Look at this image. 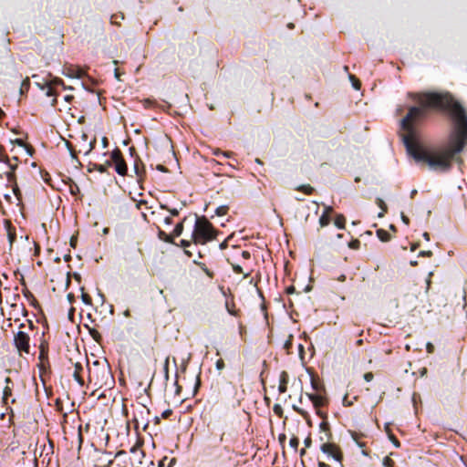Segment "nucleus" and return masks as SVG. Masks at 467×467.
Wrapping results in <instances>:
<instances>
[{
    "mask_svg": "<svg viewBox=\"0 0 467 467\" xmlns=\"http://www.w3.org/2000/svg\"><path fill=\"white\" fill-rule=\"evenodd\" d=\"M88 382L94 387L101 389L112 381L110 368L108 362L96 360L88 368Z\"/></svg>",
    "mask_w": 467,
    "mask_h": 467,
    "instance_id": "2",
    "label": "nucleus"
},
{
    "mask_svg": "<svg viewBox=\"0 0 467 467\" xmlns=\"http://www.w3.org/2000/svg\"><path fill=\"white\" fill-rule=\"evenodd\" d=\"M130 453H132L138 462L141 463V459L144 457V451L141 449V444L137 443L130 449Z\"/></svg>",
    "mask_w": 467,
    "mask_h": 467,
    "instance_id": "13",
    "label": "nucleus"
},
{
    "mask_svg": "<svg viewBox=\"0 0 467 467\" xmlns=\"http://www.w3.org/2000/svg\"><path fill=\"white\" fill-rule=\"evenodd\" d=\"M289 446L294 450L295 452H296L299 446V439L296 436H293L289 441Z\"/></svg>",
    "mask_w": 467,
    "mask_h": 467,
    "instance_id": "22",
    "label": "nucleus"
},
{
    "mask_svg": "<svg viewBox=\"0 0 467 467\" xmlns=\"http://www.w3.org/2000/svg\"><path fill=\"white\" fill-rule=\"evenodd\" d=\"M213 155H215L217 157L230 158L232 155V152L223 151L220 149H216L213 150Z\"/></svg>",
    "mask_w": 467,
    "mask_h": 467,
    "instance_id": "25",
    "label": "nucleus"
},
{
    "mask_svg": "<svg viewBox=\"0 0 467 467\" xmlns=\"http://www.w3.org/2000/svg\"><path fill=\"white\" fill-rule=\"evenodd\" d=\"M318 467H329L327 463L324 462H318Z\"/></svg>",
    "mask_w": 467,
    "mask_h": 467,
    "instance_id": "62",
    "label": "nucleus"
},
{
    "mask_svg": "<svg viewBox=\"0 0 467 467\" xmlns=\"http://www.w3.org/2000/svg\"><path fill=\"white\" fill-rule=\"evenodd\" d=\"M216 236V231L213 224L205 218H198L195 222L194 230L192 235L195 244H205Z\"/></svg>",
    "mask_w": 467,
    "mask_h": 467,
    "instance_id": "3",
    "label": "nucleus"
},
{
    "mask_svg": "<svg viewBox=\"0 0 467 467\" xmlns=\"http://www.w3.org/2000/svg\"><path fill=\"white\" fill-rule=\"evenodd\" d=\"M373 379H374V375L372 372H367L364 374V379L367 382H370L371 380H373Z\"/></svg>",
    "mask_w": 467,
    "mask_h": 467,
    "instance_id": "46",
    "label": "nucleus"
},
{
    "mask_svg": "<svg viewBox=\"0 0 467 467\" xmlns=\"http://www.w3.org/2000/svg\"><path fill=\"white\" fill-rule=\"evenodd\" d=\"M7 165L9 168V171H5V176L7 182H15V180L16 178V170L18 167L19 160L17 157H14L13 160L9 159V161H3Z\"/></svg>",
    "mask_w": 467,
    "mask_h": 467,
    "instance_id": "9",
    "label": "nucleus"
},
{
    "mask_svg": "<svg viewBox=\"0 0 467 467\" xmlns=\"http://www.w3.org/2000/svg\"><path fill=\"white\" fill-rule=\"evenodd\" d=\"M182 231H183V223L182 222L175 225V227L171 233V235L173 236V238L178 237L182 234Z\"/></svg>",
    "mask_w": 467,
    "mask_h": 467,
    "instance_id": "20",
    "label": "nucleus"
},
{
    "mask_svg": "<svg viewBox=\"0 0 467 467\" xmlns=\"http://www.w3.org/2000/svg\"><path fill=\"white\" fill-rule=\"evenodd\" d=\"M229 208L226 205L220 206L216 209V214L219 216L225 215L228 212Z\"/></svg>",
    "mask_w": 467,
    "mask_h": 467,
    "instance_id": "32",
    "label": "nucleus"
},
{
    "mask_svg": "<svg viewBox=\"0 0 467 467\" xmlns=\"http://www.w3.org/2000/svg\"><path fill=\"white\" fill-rule=\"evenodd\" d=\"M410 96L419 106L410 107L400 120V128L406 131L402 140L408 153L433 171H450L455 154L463 150L467 140L465 109L449 93Z\"/></svg>",
    "mask_w": 467,
    "mask_h": 467,
    "instance_id": "1",
    "label": "nucleus"
},
{
    "mask_svg": "<svg viewBox=\"0 0 467 467\" xmlns=\"http://www.w3.org/2000/svg\"><path fill=\"white\" fill-rule=\"evenodd\" d=\"M67 147H68V149H69V151H70L71 156H72L73 158H77V154H78V152H77V150L73 148V146L71 145V143H70V142H68V141H67Z\"/></svg>",
    "mask_w": 467,
    "mask_h": 467,
    "instance_id": "43",
    "label": "nucleus"
},
{
    "mask_svg": "<svg viewBox=\"0 0 467 467\" xmlns=\"http://www.w3.org/2000/svg\"><path fill=\"white\" fill-rule=\"evenodd\" d=\"M296 191L302 192L305 194L311 195L314 192V188L309 184H303L296 187Z\"/></svg>",
    "mask_w": 467,
    "mask_h": 467,
    "instance_id": "16",
    "label": "nucleus"
},
{
    "mask_svg": "<svg viewBox=\"0 0 467 467\" xmlns=\"http://www.w3.org/2000/svg\"><path fill=\"white\" fill-rule=\"evenodd\" d=\"M29 87H30V80L28 78H26V79L23 80V82L21 84V88H20L21 93H23L25 90H28Z\"/></svg>",
    "mask_w": 467,
    "mask_h": 467,
    "instance_id": "34",
    "label": "nucleus"
},
{
    "mask_svg": "<svg viewBox=\"0 0 467 467\" xmlns=\"http://www.w3.org/2000/svg\"><path fill=\"white\" fill-rule=\"evenodd\" d=\"M13 344L19 356L30 354V337L26 331L19 330L15 333Z\"/></svg>",
    "mask_w": 467,
    "mask_h": 467,
    "instance_id": "4",
    "label": "nucleus"
},
{
    "mask_svg": "<svg viewBox=\"0 0 467 467\" xmlns=\"http://www.w3.org/2000/svg\"><path fill=\"white\" fill-rule=\"evenodd\" d=\"M242 254H243V256H244V258H249V257H250V254H249V252L244 251Z\"/></svg>",
    "mask_w": 467,
    "mask_h": 467,
    "instance_id": "63",
    "label": "nucleus"
},
{
    "mask_svg": "<svg viewBox=\"0 0 467 467\" xmlns=\"http://www.w3.org/2000/svg\"><path fill=\"white\" fill-rule=\"evenodd\" d=\"M143 105L146 109L148 108H153L157 106V102L155 100L147 99L143 100Z\"/></svg>",
    "mask_w": 467,
    "mask_h": 467,
    "instance_id": "35",
    "label": "nucleus"
},
{
    "mask_svg": "<svg viewBox=\"0 0 467 467\" xmlns=\"http://www.w3.org/2000/svg\"><path fill=\"white\" fill-rule=\"evenodd\" d=\"M84 372V368L83 366L79 363V362H77L75 364V367H74V373H73V377L74 379H76V381L80 385V386H84L85 384V380H84V378L82 376V373Z\"/></svg>",
    "mask_w": 467,
    "mask_h": 467,
    "instance_id": "11",
    "label": "nucleus"
},
{
    "mask_svg": "<svg viewBox=\"0 0 467 467\" xmlns=\"http://www.w3.org/2000/svg\"><path fill=\"white\" fill-rule=\"evenodd\" d=\"M89 333L93 339H95L97 342H99V340L101 339V335L98 330L92 329L89 331Z\"/></svg>",
    "mask_w": 467,
    "mask_h": 467,
    "instance_id": "38",
    "label": "nucleus"
},
{
    "mask_svg": "<svg viewBox=\"0 0 467 467\" xmlns=\"http://www.w3.org/2000/svg\"><path fill=\"white\" fill-rule=\"evenodd\" d=\"M164 223H165L166 224H171V223H172V219H171V217H166V218L164 219Z\"/></svg>",
    "mask_w": 467,
    "mask_h": 467,
    "instance_id": "60",
    "label": "nucleus"
},
{
    "mask_svg": "<svg viewBox=\"0 0 467 467\" xmlns=\"http://www.w3.org/2000/svg\"><path fill=\"white\" fill-rule=\"evenodd\" d=\"M73 96L71 95H67L65 96V100L67 101V102H70L72 99H73Z\"/></svg>",
    "mask_w": 467,
    "mask_h": 467,
    "instance_id": "61",
    "label": "nucleus"
},
{
    "mask_svg": "<svg viewBox=\"0 0 467 467\" xmlns=\"http://www.w3.org/2000/svg\"><path fill=\"white\" fill-rule=\"evenodd\" d=\"M80 140L78 141V153L83 152L85 155L88 154L92 151L96 145V138L92 140H88V136L86 133H82L80 136Z\"/></svg>",
    "mask_w": 467,
    "mask_h": 467,
    "instance_id": "8",
    "label": "nucleus"
},
{
    "mask_svg": "<svg viewBox=\"0 0 467 467\" xmlns=\"http://www.w3.org/2000/svg\"><path fill=\"white\" fill-rule=\"evenodd\" d=\"M330 223V216L328 214H322L319 218V223L322 227L328 225Z\"/></svg>",
    "mask_w": 467,
    "mask_h": 467,
    "instance_id": "27",
    "label": "nucleus"
},
{
    "mask_svg": "<svg viewBox=\"0 0 467 467\" xmlns=\"http://www.w3.org/2000/svg\"><path fill=\"white\" fill-rule=\"evenodd\" d=\"M382 464L384 467H394L395 462L389 456L384 457Z\"/></svg>",
    "mask_w": 467,
    "mask_h": 467,
    "instance_id": "30",
    "label": "nucleus"
},
{
    "mask_svg": "<svg viewBox=\"0 0 467 467\" xmlns=\"http://www.w3.org/2000/svg\"><path fill=\"white\" fill-rule=\"evenodd\" d=\"M234 271L237 274L243 273V268L240 265H233Z\"/></svg>",
    "mask_w": 467,
    "mask_h": 467,
    "instance_id": "53",
    "label": "nucleus"
},
{
    "mask_svg": "<svg viewBox=\"0 0 467 467\" xmlns=\"http://www.w3.org/2000/svg\"><path fill=\"white\" fill-rule=\"evenodd\" d=\"M159 237L160 239L163 240L166 243H172L173 242V236L171 234H167L165 232L160 230L159 231Z\"/></svg>",
    "mask_w": 467,
    "mask_h": 467,
    "instance_id": "21",
    "label": "nucleus"
},
{
    "mask_svg": "<svg viewBox=\"0 0 467 467\" xmlns=\"http://www.w3.org/2000/svg\"><path fill=\"white\" fill-rule=\"evenodd\" d=\"M327 431H331L328 422L326 420H323L319 424V432L326 433Z\"/></svg>",
    "mask_w": 467,
    "mask_h": 467,
    "instance_id": "23",
    "label": "nucleus"
},
{
    "mask_svg": "<svg viewBox=\"0 0 467 467\" xmlns=\"http://www.w3.org/2000/svg\"><path fill=\"white\" fill-rule=\"evenodd\" d=\"M335 225L338 229H344L346 224V218L343 214H337L334 221Z\"/></svg>",
    "mask_w": 467,
    "mask_h": 467,
    "instance_id": "15",
    "label": "nucleus"
},
{
    "mask_svg": "<svg viewBox=\"0 0 467 467\" xmlns=\"http://www.w3.org/2000/svg\"><path fill=\"white\" fill-rule=\"evenodd\" d=\"M117 18H119V16L118 15H113L111 16V23L112 24H119L118 21H117Z\"/></svg>",
    "mask_w": 467,
    "mask_h": 467,
    "instance_id": "56",
    "label": "nucleus"
},
{
    "mask_svg": "<svg viewBox=\"0 0 467 467\" xmlns=\"http://www.w3.org/2000/svg\"><path fill=\"white\" fill-rule=\"evenodd\" d=\"M67 70H68L67 76H69L71 78H81V76L83 74V71L80 68L69 67V68H67Z\"/></svg>",
    "mask_w": 467,
    "mask_h": 467,
    "instance_id": "19",
    "label": "nucleus"
},
{
    "mask_svg": "<svg viewBox=\"0 0 467 467\" xmlns=\"http://www.w3.org/2000/svg\"><path fill=\"white\" fill-rule=\"evenodd\" d=\"M4 224L7 234L8 241L12 245L16 238V227L12 224V223L9 220H5Z\"/></svg>",
    "mask_w": 467,
    "mask_h": 467,
    "instance_id": "10",
    "label": "nucleus"
},
{
    "mask_svg": "<svg viewBox=\"0 0 467 467\" xmlns=\"http://www.w3.org/2000/svg\"><path fill=\"white\" fill-rule=\"evenodd\" d=\"M320 450L328 457H332L335 461L339 462L342 461V452L340 448L336 443L331 441L328 443L320 444Z\"/></svg>",
    "mask_w": 467,
    "mask_h": 467,
    "instance_id": "7",
    "label": "nucleus"
},
{
    "mask_svg": "<svg viewBox=\"0 0 467 467\" xmlns=\"http://www.w3.org/2000/svg\"><path fill=\"white\" fill-rule=\"evenodd\" d=\"M46 95L47 97H54V96H56V92H55L54 88L51 86H48L47 88Z\"/></svg>",
    "mask_w": 467,
    "mask_h": 467,
    "instance_id": "44",
    "label": "nucleus"
},
{
    "mask_svg": "<svg viewBox=\"0 0 467 467\" xmlns=\"http://www.w3.org/2000/svg\"><path fill=\"white\" fill-rule=\"evenodd\" d=\"M305 398L312 403L313 407L317 410V413L318 415H320L322 418H324V416L320 412V408H322L323 406L326 405V403H327L326 398L319 392L318 393H307L306 392V393H305ZM303 400H304V395L302 394L299 399L300 405H303Z\"/></svg>",
    "mask_w": 467,
    "mask_h": 467,
    "instance_id": "6",
    "label": "nucleus"
},
{
    "mask_svg": "<svg viewBox=\"0 0 467 467\" xmlns=\"http://www.w3.org/2000/svg\"><path fill=\"white\" fill-rule=\"evenodd\" d=\"M157 168H158V170H160L161 171H167V169L164 166H162V165H159Z\"/></svg>",
    "mask_w": 467,
    "mask_h": 467,
    "instance_id": "64",
    "label": "nucleus"
},
{
    "mask_svg": "<svg viewBox=\"0 0 467 467\" xmlns=\"http://www.w3.org/2000/svg\"><path fill=\"white\" fill-rule=\"evenodd\" d=\"M161 208L163 210H168L173 216H177L179 214V212L177 209H169L168 206L165 204H161Z\"/></svg>",
    "mask_w": 467,
    "mask_h": 467,
    "instance_id": "40",
    "label": "nucleus"
},
{
    "mask_svg": "<svg viewBox=\"0 0 467 467\" xmlns=\"http://www.w3.org/2000/svg\"><path fill=\"white\" fill-rule=\"evenodd\" d=\"M377 203L379 206V208L382 210V212L379 213V217H382V216H384V213L387 212V205L385 204L383 200H381L380 198L377 199Z\"/></svg>",
    "mask_w": 467,
    "mask_h": 467,
    "instance_id": "26",
    "label": "nucleus"
},
{
    "mask_svg": "<svg viewBox=\"0 0 467 467\" xmlns=\"http://www.w3.org/2000/svg\"><path fill=\"white\" fill-rule=\"evenodd\" d=\"M311 386H312V389L314 390H316L317 393H318V391H319V385H318V383L316 381V379L314 378L311 379Z\"/></svg>",
    "mask_w": 467,
    "mask_h": 467,
    "instance_id": "45",
    "label": "nucleus"
},
{
    "mask_svg": "<svg viewBox=\"0 0 467 467\" xmlns=\"http://www.w3.org/2000/svg\"><path fill=\"white\" fill-rule=\"evenodd\" d=\"M401 219L405 224L408 225L410 223V219L403 213H401Z\"/></svg>",
    "mask_w": 467,
    "mask_h": 467,
    "instance_id": "54",
    "label": "nucleus"
},
{
    "mask_svg": "<svg viewBox=\"0 0 467 467\" xmlns=\"http://www.w3.org/2000/svg\"><path fill=\"white\" fill-rule=\"evenodd\" d=\"M216 368L218 369H223L224 368V362L222 358L218 359L216 362Z\"/></svg>",
    "mask_w": 467,
    "mask_h": 467,
    "instance_id": "49",
    "label": "nucleus"
},
{
    "mask_svg": "<svg viewBox=\"0 0 467 467\" xmlns=\"http://www.w3.org/2000/svg\"><path fill=\"white\" fill-rule=\"evenodd\" d=\"M304 444H305V447H306V448H309V447L311 446V444H312V440H311V437H310V436H308V437H306V438L305 439V441H304Z\"/></svg>",
    "mask_w": 467,
    "mask_h": 467,
    "instance_id": "50",
    "label": "nucleus"
},
{
    "mask_svg": "<svg viewBox=\"0 0 467 467\" xmlns=\"http://www.w3.org/2000/svg\"><path fill=\"white\" fill-rule=\"evenodd\" d=\"M171 414H172V410H164L162 412L161 417L163 419H168Z\"/></svg>",
    "mask_w": 467,
    "mask_h": 467,
    "instance_id": "48",
    "label": "nucleus"
},
{
    "mask_svg": "<svg viewBox=\"0 0 467 467\" xmlns=\"http://www.w3.org/2000/svg\"><path fill=\"white\" fill-rule=\"evenodd\" d=\"M294 410L303 417H306L307 412L302 407L294 406Z\"/></svg>",
    "mask_w": 467,
    "mask_h": 467,
    "instance_id": "42",
    "label": "nucleus"
},
{
    "mask_svg": "<svg viewBox=\"0 0 467 467\" xmlns=\"http://www.w3.org/2000/svg\"><path fill=\"white\" fill-rule=\"evenodd\" d=\"M426 349L428 353H433L434 346L431 343H428L426 346Z\"/></svg>",
    "mask_w": 467,
    "mask_h": 467,
    "instance_id": "51",
    "label": "nucleus"
},
{
    "mask_svg": "<svg viewBox=\"0 0 467 467\" xmlns=\"http://www.w3.org/2000/svg\"><path fill=\"white\" fill-rule=\"evenodd\" d=\"M102 144H103V146H104L105 148H106V147H108V145H109V140H108V139H107L106 137H103V138H102Z\"/></svg>",
    "mask_w": 467,
    "mask_h": 467,
    "instance_id": "59",
    "label": "nucleus"
},
{
    "mask_svg": "<svg viewBox=\"0 0 467 467\" xmlns=\"http://www.w3.org/2000/svg\"><path fill=\"white\" fill-rule=\"evenodd\" d=\"M48 356V342L44 338L39 344V359L44 361Z\"/></svg>",
    "mask_w": 467,
    "mask_h": 467,
    "instance_id": "12",
    "label": "nucleus"
},
{
    "mask_svg": "<svg viewBox=\"0 0 467 467\" xmlns=\"http://www.w3.org/2000/svg\"><path fill=\"white\" fill-rule=\"evenodd\" d=\"M202 265V269L206 273V275L209 276V277H213V273L212 271H210L206 266L205 265Z\"/></svg>",
    "mask_w": 467,
    "mask_h": 467,
    "instance_id": "47",
    "label": "nucleus"
},
{
    "mask_svg": "<svg viewBox=\"0 0 467 467\" xmlns=\"http://www.w3.org/2000/svg\"><path fill=\"white\" fill-rule=\"evenodd\" d=\"M0 161H9L8 156L5 153L4 147L0 145Z\"/></svg>",
    "mask_w": 467,
    "mask_h": 467,
    "instance_id": "39",
    "label": "nucleus"
},
{
    "mask_svg": "<svg viewBox=\"0 0 467 467\" xmlns=\"http://www.w3.org/2000/svg\"><path fill=\"white\" fill-rule=\"evenodd\" d=\"M169 361H170V358L167 357L165 358L164 365H163L164 378L166 380L169 379Z\"/></svg>",
    "mask_w": 467,
    "mask_h": 467,
    "instance_id": "31",
    "label": "nucleus"
},
{
    "mask_svg": "<svg viewBox=\"0 0 467 467\" xmlns=\"http://www.w3.org/2000/svg\"><path fill=\"white\" fill-rule=\"evenodd\" d=\"M134 171H135V173L137 174V176L140 178V180L141 179L142 177V174L144 172L143 171V168H140V163L138 161L135 162V165H134Z\"/></svg>",
    "mask_w": 467,
    "mask_h": 467,
    "instance_id": "33",
    "label": "nucleus"
},
{
    "mask_svg": "<svg viewBox=\"0 0 467 467\" xmlns=\"http://www.w3.org/2000/svg\"><path fill=\"white\" fill-rule=\"evenodd\" d=\"M377 236L382 242H388L390 240V234L386 230L383 229H379L377 231Z\"/></svg>",
    "mask_w": 467,
    "mask_h": 467,
    "instance_id": "17",
    "label": "nucleus"
},
{
    "mask_svg": "<svg viewBox=\"0 0 467 467\" xmlns=\"http://www.w3.org/2000/svg\"><path fill=\"white\" fill-rule=\"evenodd\" d=\"M111 159L116 172L120 176L127 175L128 166L123 158L122 152L119 148L111 151Z\"/></svg>",
    "mask_w": 467,
    "mask_h": 467,
    "instance_id": "5",
    "label": "nucleus"
},
{
    "mask_svg": "<svg viewBox=\"0 0 467 467\" xmlns=\"http://www.w3.org/2000/svg\"><path fill=\"white\" fill-rule=\"evenodd\" d=\"M82 294H81V299L84 304L90 306L92 304V299L90 296L84 292V288H81Z\"/></svg>",
    "mask_w": 467,
    "mask_h": 467,
    "instance_id": "24",
    "label": "nucleus"
},
{
    "mask_svg": "<svg viewBox=\"0 0 467 467\" xmlns=\"http://www.w3.org/2000/svg\"><path fill=\"white\" fill-rule=\"evenodd\" d=\"M104 165H106V168H107V169H108V167H109V166H113L112 159L110 158L109 160H108Z\"/></svg>",
    "mask_w": 467,
    "mask_h": 467,
    "instance_id": "58",
    "label": "nucleus"
},
{
    "mask_svg": "<svg viewBox=\"0 0 467 467\" xmlns=\"http://www.w3.org/2000/svg\"><path fill=\"white\" fill-rule=\"evenodd\" d=\"M420 255L431 256L432 253L431 251H422L420 253Z\"/></svg>",
    "mask_w": 467,
    "mask_h": 467,
    "instance_id": "55",
    "label": "nucleus"
},
{
    "mask_svg": "<svg viewBox=\"0 0 467 467\" xmlns=\"http://www.w3.org/2000/svg\"><path fill=\"white\" fill-rule=\"evenodd\" d=\"M332 212L333 208L331 206H327L325 208L324 213L322 214H328V216H330Z\"/></svg>",
    "mask_w": 467,
    "mask_h": 467,
    "instance_id": "52",
    "label": "nucleus"
},
{
    "mask_svg": "<svg viewBox=\"0 0 467 467\" xmlns=\"http://www.w3.org/2000/svg\"><path fill=\"white\" fill-rule=\"evenodd\" d=\"M93 169L96 170L97 171L100 172V173L107 172L106 165H103V164L94 163L93 164Z\"/></svg>",
    "mask_w": 467,
    "mask_h": 467,
    "instance_id": "36",
    "label": "nucleus"
},
{
    "mask_svg": "<svg viewBox=\"0 0 467 467\" xmlns=\"http://www.w3.org/2000/svg\"><path fill=\"white\" fill-rule=\"evenodd\" d=\"M6 386L4 389L3 400L5 403H7L8 399L12 396V388L9 386L12 383V379L10 378L5 379Z\"/></svg>",
    "mask_w": 467,
    "mask_h": 467,
    "instance_id": "14",
    "label": "nucleus"
},
{
    "mask_svg": "<svg viewBox=\"0 0 467 467\" xmlns=\"http://www.w3.org/2000/svg\"><path fill=\"white\" fill-rule=\"evenodd\" d=\"M181 243H182V245L183 247H187V246H190V245H191V242L186 241V240H182V242H181Z\"/></svg>",
    "mask_w": 467,
    "mask_h": 467,
    "instance_id": "57",
    "label": "nucleus"
},
{
    "mask_svg": "<svg viewBox=\"0 0 467 467\" xmlns=\"http://www.w3.org/2000/svg\"><path fill=\"white\" fill-rule=\"evenodd\" d=\"M286 380L285 379H282L279 382L278 389L280 393H284L286 390Z\"/></svg>",
    "mask_w": 467,
    "mask_h": 467,
    "instance_id": "37",
    "label": "nucleus"
},
{
    "mask_svg": "<svg viewBox=\"0 0 467 467\" xmlns=\"http://www.w3.org/2000/svg\"><path fill=\"white\" fill-rule=\"evenodd\" d=\"M348 246L351 248V249H358L359 246H360V242L356 239V240H353L351 241L349 244H348Z\"/></svg>",
    "mask_w": 467,
    "mask_h": 467,
    "instance_id": "41",
    "label": "nucleus"
},
{
    "mask_svg": "<svg viewBox=\"0 0 467 467\" xmlns=\"http://www.w3.org/2000/svg\"><path fill=\"white\" fill-rule=\"evenodd\" d=\"M318 439L321 444L331 442L332 432L327 431L326 433H320Z\"/></svg>",
    "mask_w": 467,
    "mask_h": 467,
    "instance_id": "18",
    "label": "nucleus"
},
{
    "mask_svg": "<svg viewBox=\"0 0 467 467\" xmlns=\"http://www.w3.org/2000/svg\"><path fill=\"white\" fill-rule=\"evenodd\" d=\"M349 79L352 83V86L355 89L358 90L360 88V81L354 76V75H351L349 74Z\"/></svg>",
    "mask_w": 467,
    "mask_h": 467,
    "instance_id": "28",
    "label": "nucleus"
},
{
    "mask_svg": "<svg viewBox=\"0 0 467 467\" xmlns=\"http://www.w3.org/2000/svg\"><path fill=\"white\" fill-rule=\"evenodd\" d=\"M9 183L12 186V189H13V192H14L15 195L16 196V198L18 200H20V198H21V192H20V190L18 188V185L16 183V179L15 180V182H9Z\"/></svg>",
    "mask_w": 467,
    "mask_h": 467,
    "instance_id": "29",
    "label": "nucleus"
}]
</instances>
